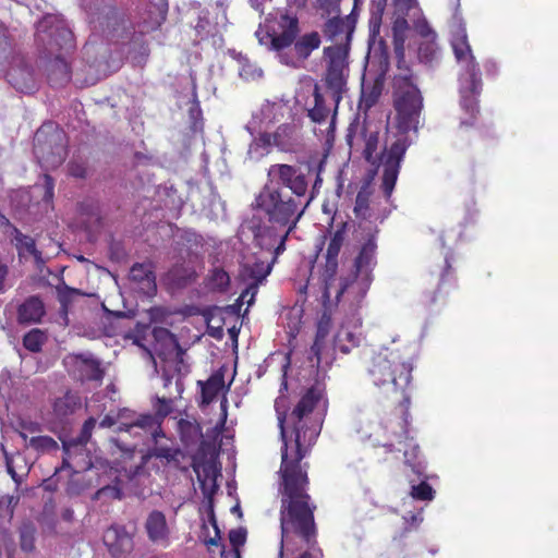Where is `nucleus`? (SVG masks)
Masks as SVG:
<instances>
[{
    "instance_id": "nucleus-1",
    "label": "nucleus",
    "mask_w": 558,
    "mask_h": 558,
    "mask_svg": "<svg viewBox=\"0 0 558 558\" xmlns=\"http://www.w3.org/2000/svg\"><path fill=\"white\" fill-rule=\"evenodd\" d=\"M324 397L318 385L310 387L302 396L289 416L293 427L295 451L293 456L283 452L279 474L278 493L280 495V548L289 546L295 539L304 545L316 542L317 527L314 512L316 505L308 494L310 478L307 470L301 465L311 447L315 444L320 426L308 425L310 415Z\"/></svg>"
},
{
    "instance_id": "nucleus-2",
    "label": "nucleus",
    "mask_w": 558,
    "mask_h": 558,
    "mask_svg": "<svg viewBox=\"0 0 558 558\" xmlns=\"http://www.w3.org/2000/svg\"><path fill=\"white\" fill-rule=\"evenodd\" d=\"M395 21L392 38L395 53L398 59V73L393 77V108L397 111L398 128L408 131L416 128L418 121V87L413 71L404 59L405 48H411L412 40L418 34V20L409 13L416 7V0H392Z\"/></svg>"
},
{
    "instance_id": "nucleus-3",
    "label": "nucleus",
    "mask_w": 558,
    "mask_h": 558,
    "mask_svg": "<svg viewBox=\"0 0 558 558\" xmlns=\"http://www.w3.org/2000/svg\"><path fill=\"white\" fill-rule=\"evenodd\" d=\"M323 165L318 166V171L311 191V194L306 201H301L295 196L289 195V193H281L269 186H263L259 193L256 195L252 206L256 209L262 210L268 219L269 223L277 225L280 228H287L280 238L278 246L275 248L274 260L277 256L286 251V242L290 233L296 228L299 221L304 215L306 208L315 197V190L318 184L322 183L319 175Z\"/></svg>"
},
{
    "instance_id": "nucleus-4",
    "label": "nucleus",
    "mask_w": 558,
    "mask_h": 558,
    "mask_svg": "<svg viewBox=\"0 0 558 558\" xmlns=\"http://www.w3.org/2000/svg\"><path fill=\"white\" fill-rule=\"evenodd\" d=\"M265 28L264 32L260 26L255 33L260 45L280 51L294 44L296 56L303 60L307 59L320 45V36L317 32L304 34L296 40L300 33L299 19L288 11L269 14L265 21Z\"/></svg>"
},
{
    "instance_id": "nucleus-5",
    "label": "nucleus",
    "mask_w": 558,
    "mask_h": 558,
    "mask_svg": "<svg viewBox=\"0 0 558 558\" xmlns=\"http://www.w3.org/2000/svg\"><path fill=\"white\" fill-rule=\"evenodd\" d=\"M418 122L416 123V125ZM396 126H398V122L396 121ZM399 136L398 138L390 145L389 148H385V150L380 154L379 157L376 156V150L378 148L379 143V134L378 132L366 133V129L363 128L362 135L364 137L365 147L363 149L364 159L371 163L372 166L378 167L379 163L384 167L383 173V191L386 196H390L397 178L399 173L400 162L410 146L411 142L408 138V133L412 130L401 131L399 128ZM417 126L415 128V131Z\"/></svg>"
},
{
    "instance_id": "nucleus-6",
    "label": "nucleus",
    "mask_w": 558,
    "mask_h": 558,
    "mask_svg": "<svg viewBox=\"0 0 558 558\" xmlns=\"http://www.w3.org/2000/svg\"><path fill=\"white\" fill-rule=\"evenodd\" d=\"M35 43L48 57L63 56L74 48V36L64 20L52 14L36 25Z\"/></svg>"
},
{
    "instance_id": "nucleus-7",
    "label": "nucleus",
    "mask_w": 558,
    "mask_h": 558,
    "mask_svg": "<svg viewBox=\"0 0 558 558\" xmlns=\"http://www.w3.org/2000/svg\"><path fill=\"white\" fill-rule=\"evenodd\" d=\"M324 56L327 60L326 72L323 82L331 94L333 101V117L336 118L339 104L343 95L348 92L349 69V48L347 46H329L324 49Z\"/></svg>"
},
{
    "instance_id": "nucleus-8",
    "label": "nucleus",
    "mask_w": 558,
    "mask_h": 558,
    "mask_svg": "<svg viewBox=\"0 0 558 558\" xmlns=\"http://www.w3.org/2000/svg\"><path fill=\"white\" fill-rule=\"evenodd\" d=\"M311 169L304 172L299 166L274 163L267 170V181L264 185L306 201L311 194Z\"/></svg>"
},
{
    "instance_id": "nucleus-9",
    "label": "nucleus",
    "mask_w": 558,
    "mask_h": 558,
    "mask_svg": "<svg viewBox=\"0 0 558 558\" xmlns=\"http://www.w3.org/2000/svg\"><path fill=\"white\" fill-rule=\"evenodd\" d=\"M33 150L36 158L47 167L60 166L66 157V135L53 122L44 123L34 135Z\"/></svg>"
},
{
    "instance_id": "nucleus-10",
    "label": "nucleus",
    "mask_w": 558,
    "mask_h": 558,
    "mask_svg": "<svg viewBox=\"0 0 558 558\" xmlns=\"http://www.w3.org/2000/svg\"><path fill=\"white\" fill-rule=\"evenodd\" d=\"M376 250L377 244L374 235H371L367 241L362 245L361 251L354 259L355 274H364L366 280H371V272L373 267L376 265ZM356 276V275H354ZM354 278L341 277L339 286L336 290V302L340 301V298L349 290L354 283Z\"/></svg>"
},
{
    "instance_id": "nucleus-11",
    "label": "nucleus",
    "mask_w": 558,
    "mask_h": 558,
    "mask_svg": "<svg viewBox=\"0 0 558 558\" xmlns=\"http://www.w3.org/2000/svg\"><path fill=\"white\" fill-rule=\"evenodd\" d=\"M482 74L476 76L461 75L460 106L469 116V119L461 121V126H473L478 113L477 97L482 92Z\"/></svg>"
},
{
    "instance_id": "nucleus-12",
    "label": "nucleus",
    "mask_w": 558,
    "mask_h": 558,
    "mask_svg": "<svg viewBox=\"0 0 558 558\" xmlns=\"http://www.w3.org/2000/svg\"><path fill=\"white\" fill-rule=\"evenodd\" d=\"M151 335L154 338L153 351H146L153 360L154 354L165 362L172 359V356H177L178 364H183L184 350L181 348L175 335L163 327H155Z\"/></svg>"
},
{
    "instance_id": "nucleus-13",
    "label": "nucleus",
    "mask_w": 558,
    "mask_h": 558,
    "mask_svg": "<svg viewBox=\"0 0 558 558\" xmlns=\"http://www.w3.org/2000/svg\"><path fill=\"white\" fill-rule=\"evenodd\" d=\"M361 8L353 5L352 11L344 17L339 14H335L326 20L322 26V33L328 40H337V38L344 34V43L338 44L337 46H347L350 49V44L357 22V16Z\"/></svg>"
},
{
    "instance_id": "nucleus-14",
    "label": "nucleus",
    "mask_w": 558,
    "mask_h": 558,
    "mask_svg": "<svg viewBox=\"0 0 558 558\" xmlns=\"http://www.w3.org/2000/svg\"><path fill=\"white\" fill-rule=\"evenodd\" d=\"M451 47L457 61L462 65L463 73L461 75L476 76L482 74L480 65L472 52L465 27L460 24L452 34Z\"/></svg>"
},
{
    "instance_id": "nucleus-15",
    "label": "nucleus",
    "mask_w": 558,
    "mask_h": 558,
    "mask_svg": "<svg viewBox=\"0 0 558 558\" xmlns=\"http://www.w3.org/2000/svg\"><path fill=\"white\" fill-rule=\"evenodd\" d=\"M69 373L80 381L101 380L104 371L100 362L90 353L71 354L64 359Z\"/></svg>"
},
{
    "instance_id": "nucleus-16",
    "label": "nucleus",
    "mask_w": 558,
    "mask_h": 558,
    "mask_svg": "<svg viewBox=\"0 0 558 558\" xmlns=\"http://www.w3.org/2000/svg\"><path fill=\"white\" fill-rule=\"evenodd\" d=\"M192 468L196 473L204 496L210 498L218 490L216 481L218 471L216 470L214 460L206 459L205 456L201 457L198 452L193 457Z\"/></svg>"
},
{
    "instance_id": "nucleus-17",
    "label": "nucleus",
    "mask_w": 558,
    "mask_h": 558,
    "mask_svg": "<svg viewBox=\"0 0 558 558\" xmlns=\"http://www.w3.org/2000/svg\"><path fill=\"white\" fill-rule=\"evenodd\" d=\"M277 225H266L263 222L262 218L253 216L248 221V229L253 233L254 243L266 251H274L278 246L280 242V238L282 234L278 232Z\"/></svg>"
},
{
    "instance_id": "nucleus-18",
    "label": "nucleus",
    "mask_w": 558,
    "mask_h": 558,
    "mask_svg": "<svg viewBox=\"0 0 558 558\" xmlns=\"http://www.w3.org/2000/svg\"><path fill=\"white\" fill-rule=\"evenodd\" d=\"M47 314L46 305L40 295H29L16 307V323L31 326L43 323Z\"/></svg>"
},
{
    "instance_id": "nucleus-19",
    "label": "nucleus",
    "mask_w": 558,
    "mask_h": 558,
    "mask_svg": "<svg viewBox=\"0 0 558 558\" xmlns=\"http://www.w3.org/2000/svg\"><path fill=\"white\" fill-rule=\"evenodd\" d=\"M101 25L104 32L110 36L111 39L116 40L128 39L133 29L130 19L123 11L117 8L108 9Z\"/></svg>"
},
{
    "instance_id": "nucleus-20",
    "label": "nucleus",
    "mask_w": 558,
    "mask_h": 558,
    "mask_svg": "<svg viewBox=\"0 0 558 558\" xmlns=\"http://www.w3.org/2000/svg\"><path fill=\"white\" fill-rule=\"evenodd\" d=\"M441 57L442 51L437 43L436 32L421 17V63L434 66L440 62Z\"/></svg>"
},
{
    "instance_id": "nucleus-21",
    "label": "nucleus",
    "mask_w": 558,
    "mask_h": 558,
    "mask_svg": "<svg viewBox=\"0 0 558 558\" xmlns=\"http://www.w3.org/2000/svg\"><path fill=\"white\" fill-rule=\"evenodd\" d=\"M155 440H157V438ZM151 458L159 459L166 466L169 465L182 471L187 470L185 466H182V462L185 460L186 454L179 447H169L155 441L154 447L149 448L142 457L143 463H147Z\"/></svg>"
},
{
    "instance_id": "nucleus-22",
    "label": "nucleus",
    "mask_w": 558,
    "mask_h": 558,
    "mask_svg": "<svg viewBox=\"0 0 558 558\" xmlns=\"http://www.w3.org/2000/svg\"><path fill=\"white\" fill-rule=\"evenodd\" d=\"M104 543L114 558L125 557L133 549L132 536L123 526H110L104 534Z\"/></svg>"
},
{
    "instance_id": "nucleus-23",
    "label": "nucleus",
    "mask_w": 558,
    "mask_h": 558,
    "mask_svg": "<svg viewBox=\"0 0 558 558\" xmlns=\"http://www.w3.org/2000/svg\"><path fill=\"white\" fill-rule=\"evenodd\" d=\"M129 279L136 284L138 291L147 296L157 292L156 276L150 263H135L129 272Z\"/></svg>"
},
{
    "instance_id": "nucleus-24",
    "label": "nucleus",
    "mask_w": 558,
    "mask_h": 558,
    "mask_svg": "<svg viewBox=\"0 0 558 558\" xmlns=\"http://www.w3.org/2000/svg\"><path fill=\"white\" fill-rule=\"evenodd\" d=\"M5 77L21 93L28 94L36 88L33 69L22 60L9 68Z\"/></svg>"
},
{
    "instance_id": "nucleus-25",
    "label": "nucleus",
    "mask_w": 558,
    "mask_h": 558,
    "mask_svg": "<svg viewBox=\"0 0 558 558\" xmlns=\"http://www.w3.org/2000/svg\"><path fill=\"white\" fill-rule=\"evenodd\" d=\"M274 146L283 153H296L302 147V136L296 125L283 123L274 132Z\"/></svg>"
},
{
    "instance_id": "nucleus-26",
    "label": "nucleus",
    "mask_w": 558,
    "mask_h": 558,
    "mask_svg": "<svg viewBox=\"0 0 558 558\" xmlns=\"http://www.w3.org/2000/svg\"><path fill=\"white\" fill-rule=\"evenodd\" d=\"M201 387V401L198 405L205 408L209 405L221 390L225 388V369L219 368L214 372L207 380H198Z\"/></svg>"
},
{
    "instance_id": "nucleus-27",
    "label": "nucleus",
    "mask_w": 558,
    "mask_h": 558,
    "mask_svg": "<svg viewBox=\"0 0 558 558\" xmlns=\"http://www.w3.org/2000/svg\"><path fill=\"white\" fill-rule=\"evenodd\" d=\"M145 530L148 539L153 543L168 542L169 527L167 524L166 515L159 510H153L146 521Z\"/></svg>"
},
{
    "instance_id": "nucleus-28",
    "label": "nucleus",
    "mask_w": 558,
    "mask_h": 558,
    "mask_svg": "<svg viewBox=\"0 0 558 558\" xmlns=\"http://www.w3.org/2000/svg\"><path fill=\"white\" fill-rule=\"evenodd\" d=\"M138 421H118L119 425L117 430L132 434L134 436H142L143 433H150L154 439L157 438V429L159 428L158 418L153 414H147Z\"/></svg>"
},
{
    "instance_id": "nucleus-29",
    "label": "nucleus",
    "mask_w": 558,
    "mask_h": 558,
    "mask_svg": "<svg viewBox=\"0 0 558 558\" xmlns=\"http://www.w3.org/2000/svg\"><path fill=\"white\" fill-rule=\"evenodd\" d=\"M47 78L52 87L59 88L71 80V71L63 56L51 59L47 65Z\"/></svg>"
},
{
    "instance_id": "nucleus-30",
    "label": "nucleus",
    "mask_w": 558,
    "mask_h": 558,
    "mask_svg": "<svg viewBox=\"0 0 558 558\" xmlns=\"http://www.w3.org/2000/svg\"><path fill=\"white\" fill-rule=\"evenodd\" d=\"M10 241L15 246L20 258L33 256L37 264L44 262L41 252L37 250L34 238L22 233L21 230H13V235L10 238Z\"/></svg>"
},
{
    "instance_id": "nucleus-31",
    "label": "nucleus",
    "mask_w": 558,
    "mask_h": 558,
    "mask_svg": "<svg viewBox=\"0 0 558 558\" xmlns=\"http://www.w3.org/2000/svg\"><path fill=\"white\" fill-rule=\"evenodd\" d=\"M275 410L277 413L278 426L280 429V438L282 440V448H281V459H282L284 450H286V453H288L290 457L293 456L294 451H295V442L293 441V445H289V441L287 438L286 422H287V413H288V397L286 395H279L276 398Z\"/></svg>"
},
{
    "instance_id": "nucleus-32",
    "label": "nucleus",
    "mask_w": 558,
    "mask_h": 558,
    "mask_svg": "<svg viewBox=\"0 0 558 558\" xmlns=\"http://www.w3.org/2000/svg\"><path fill=\"white\" fill-rule=\"evenodd\" d=\"M82 405L81 397L77 392L68 390L62 397L56 398L52 409L53 414L63 420L74 414Z\"/></svg>"
},
{
    "instance_id": "nucleus-33",
    "label": "nucleus",
    "mask_w": 558,
    "mask_h": 558,
    "mask_svg": "<svg viewBox=\"0 0 558 558\" xmlns=\"http://www.w3.org/2000/svg\"><path fill=\"white\" fill-rule=\"evenodd\" d=\"M369 375L376 386L385 385L390 380H396L395 371L391 362L387 357L378 356L374 359Z\"/></svg>"
},
{
    "instance_id": "nucleus-34",
    "label": "nucleus",
    "mask_w": 558,
    "mask_h": 558,
    "mask_svg": "<svg viewBox=\"0 0 558 558\" xmlns=\"http://www.w3.org/2000/svg\"><path fill=\"white\" fill-rule=\"evenodd\" d=\"M313 97L314 106L307 109V117L312 122L320 124L327 120L330 109L326 106V99L318 84L314 85Z\"/></svg>"
},
{
    "instance_id": "nucleus-35",
    "label": "nucleus",
    "mask_w": 558,
    "mask_h": 558,
    "mask_svg": "<svg viewBox=\"0 0 558 558\" xmlns=\"http://www.w3.org/2000/svg\"><path fill=\"white\" fill-rule=\"evenodd\" d=\"M338 272V257L327 256L326 263L322 272V279L324 282L323 299L324 302L329 301L331 296V289L336 281Z\"/></svg>"
},
{
    "instance_id": "nucleus-36",
    "label": "nucleus",
    "mask_w": 558,
    "mask_h": 558,
    "mask_svg": "<svg viewBox=\"0 0 558 558\" xmlns=\"http://www.w3.org/2000/svg\"><path fill=\"white\" fill-rule=\"evenodd\" d=\"M178 426L181 440L185 445H193L203 438L202 427L196 421L181 418Z\"/></svg>"
},
{
    "instance_id": "nucleus-37",
    "label": "nucleus",
    "mask_w": 558,
    "mask_h": 558,
    "mask_svg": "<svg viewBox=\"0 0 558 558\" xmlns=\"http://www.w3.org/2000/svg\"><path fill=\"white\" fill-rule=\"evenodd\" d=\"M175 242L187 253H192L204 245V238L193 230H179L175 234Z\"/></svg>"
},
{
    "instance_id": "nucleus-38",
    "label": "nucleus",
    "mask_w": 558,
    "mask_h": 558,
    "mask_svg": "<svg viewBox=\"0 0 558 558\" xmlns=\"http://www.w3.org/2000/svg\"><path fill=\"white\" fill-rule=\"evenodd\" d=\"M387 1L388 0H371L368 28L373 36L379 34Z\"/></svg>"
},
{
    "instance_id": "nucleus-39",
    "label": "nucleus",
    "mask_w": 558,
    "mask_h": 558,
    "mask_svg": "<svg viewBox=\"0 0 558 558\" xmlns=\"http://www.w3.org/2000/svg\"><path fill=\"white\" fill-rule=\"evenodd\" d=\"M171 280L180 288L186 287L197 279V272L193 267L186 265H175L170 271Z\"/></svg>"
},
{
    "instance_id": "nucleus-40",
    "label": "nucleus",
    "mask_w": 558,
    "mask_h": 558,
    "mask_svg": "<svg viewBox=\"0 0 558 558\" xmlns=\"http://www.w3.org/2000/svg\"><path fill=\"white\" fill-rule=\"evenodd\" d=\"M48 335L39 328H33L23 337V345L26 350L33 353L41 351L43 345L47 342Z\"/></svg>"
},
{
    "instance_id": "nucleus-41",
    "label": "nucleus",
    "mask_w": 558,
    "mask_h": 558,
    "mask_svg": "<svg viewBox=\"0 0 558 558\" xmlns=\"http://www.w3.org/2000/svg\"><path fill=\"white\" fill-rule=\"evenodd\" d=\"M36 527L33 522L26 521L19 527L20 547L25 553H32L35 549Z\"/></svg>"
},
{
    "instance_id": "nucleus-42",
    "label": "nucleus",
    "mask_w": 558,
    "mask_h": 558,
    "mask_svg": "<svg viewBox=\"0 0 558 558\" xmlns=\"http://www.w3.org/2000/svg\"><path fill=\"white\" fill-rule=\"evenodd\" d=\"M360 343L361 338L350 330H341L335 337V347L343 354L350 353Z\"/></svg>"
},
{
    "instance_id": "nucleus-43",
    "label": "nucleus",
    "mask_w": 558,
    "mask_h": 558,
    "mask_svg": "<svg viewBox=\"0 0 558 558\" xmlns=\"http://www.w3.org/2000/svg\"><path fill=\"white\" fill-rule=\"evenodd\" d=\"M271 270V265H265L264 262H255L253 265L243 266V276L254 280L253 283H260Z\"/></svg>"
},
{
    "instance_id": "nucleus-44",
    "label": "nucleus",
    "mask_w": 558,
    "mask_h": 558,
    "mask_svg": "<svg viewBox=\"0 0 558 558\" xmlns=\"http://www.w3.org/2000/svg\"><path fill=\"white\" fill-rule=\"evenodd\" d=\"M347 222H341V225L338 227V229L333 232V234L330 238L326 255L327 256H333L338 257L339 253L341 251V247L345 240V233H347Z\"/></svg>"
},
{
    "instance_id": "nucleus-45",
    "label": "nucleus",
    "mask_w": 558,
    "mask_h": 558,
    "mask_svg": "<svg viewBox=\"0 0 558 558\" xmlns=\"http://www.w3.org/2000/svg\"><path fill=\"white\" fill-rule=\"evenodd\" d=\"M80 213L84 216H87L90 221H95L97 227L102 226L101 209L98 202L94 199H85L81 202Z\"/></svg>"
},
{
    "instance_id": "nucleus-46",
    "label": "nucleus",
    "mask_w": 558,
    "mask_h": 558,
    "mask_svg": "<svg viewBox=\"0 0 558 558\" xmlns=\"http://www.w3.org/2000/svg\"><path fill=\"white\" fill-rule=\"evenodd\" d=\"M57 294L58 301L60 302L61 308L63 311L68 310V307L75 300V298L85 295V293H83L81 290L71 288L66 284L58 286Z\"/></svg>"
},
{
    "instance_id": "nucleus-47",
    "label": "nucleus",
    "mask_w": 558,
    "mask_h": 558,
    "mask_svg": "<svg viewBox=\"0 0 558 558\" xmlns=\"http://www.w3.org/2000/svg\"><path fill=\"white\" fill-rule=\"evenodd\" d=\"M209 283L214 290L225 292L230 284V277L222 268H214L209 275Z\"/></svg>"
},
{
    "instance_id": "nucleus-48",
    "label": "nucleus",
    "mask_w": 558,
    "mask_h": 558,
    "mask_svg": "<svg viewBox=\"0 0 558 558\" xmlns=\"http://www.w3.org/2000/svg\"><path fill=\"white\" fill-rule=\"evenodd\" d=\"M29 447L36 451L50 452L59 449L58 442L50 436H35L29 439Z\"/></svg>"
},
{
    "instance_id": "nucleus-49",
    "label": "nucleus",
    "mask_w": 558,
    "mask_h": 558,
    "mask_svg": "<svg viewBox=\"0 0 558 558\" xmlns=\"http://www.w3.org/2000/svg\"><path fill=\"white\" fill-rule=\"evenodd\" d=\"M353 210L356 218L366 219L369 217V193L365 189L357 192Z\"/></svg>"
},
{
    "instance_id": "nucleus-50",
    "label": "nucleus",
    "mask_w": 558,
    "mask_h": 558,
    "mask_svg": "<svg viewBox=\"0 0 558 558\" xmlns=\"http://www.w3.org/2000/svg\"><path fill=\"white\" fill-rule=\"evenodd\" d=\"M238 59L241 63L239 74L242 78L248 81L262 77L263 71L260 69H257L254 64H252L247 58L239 53Z\"/></svg>"
},
{
    "instance_id": "nucleus-51",
    "label": "nucleus",
    "mask_w": 558,
    "mask_h": 558,
    "mask_svg": "<svg viewBox=\"0 0 558 558\" xmlns=\"http://www.w3.org/2000/svg\"><path fill=\"white\" fill-rule=\"evenodd\" d=\"M156 414H153L156 418H158L159 425H161V421L171 412V400L166 398H156V403L154 404ZM165 436L161 426L157 429V437Z\"/></svg>"
},
{
    "instance_id": "nucleus-52",
    "label": "nucleus",
    "mask_w": 558,
    "mask_h": 558,
    "mask_svg": "<svg viewBox=\"0 0 558 558\" xmlns=\"http://www.w3.org/2000/svg\"><path fill=\"white\" fill-rule=\"evenodd\" d=\"M413 365L410 363H401L398 368V375L395 374L396 380H390L396 387L407 388L412 380Z\"/></svg>"
},
{
    "instance_id": "nucleus-53",
    "label": "nucleus",
    "mask_w": 558,
    "mask_h": 558,
    "mask_svg": "<svg viewBox=\"0 0 558 558\" xmlns=\"http://www.w3.org/2000/svg\"><path fill=\"white\" fill-rule=\"evenodd\" d=\"M189 118L191 121V129L196 132L203 128V113L199 101L194 98L189 108Z\"/></svg>"
},
{
    "instance_id": "nucleus-54",
    "label": "nucleus",
    "mask_w": 558,
    "mask_h": 558,
    "mask_svg": "<svg viewBox=\"0 0 558 558\" xmlns=\"http://www.w3.org/2000/svg\"><path fill=\"white\" fill-rule=\"evenodd\" d=\"M342 0H315V9L322 12V16L340 14V4Z\"/></svg>"
},
{
    "instance_id": "nucleus-55",
    "label": "nucleus",
    "mask_w": 558,
    "mask_h": 558,
    "mask_svg": "<svg viewBox=\"0 0 558 558\" xmlns=\"http://www.w3.org/2000/svg\"><path fill=\"white\" fill-rule=\"evenodd\" d=\"M36 191L41 193V199L45 203H50L53 198L54 180L49 174H44L43 183L35 186Z\"/></svg>"
},
{
    "instance_id": "nucleus-56",
    "label": "nucleus",
    "mask_w": 558,
    "mask_h": 558,
    "mask_svg": "<svg viewBox=\"0 0 558 558\" xmlns=\"http://www.w3.org/2000/svg\"><path fill=\"white\" fill-rule=\"evenodd\" d=\"M19 498L11 495L0 496V517L12 518Z\"/></svg>"
},
{
    "instance_id": "nucleus-57",
    "label": "nucleus",
    "mask_w": 558,
    "mask_h": 558,
    "mask_svg": "<svg viewBox=\"0 0 558 558\" xmlns=\"http://www.w3.org/2000/svg\"><path fill=\"white\" fill-rule=\"evenodd\" d=\"M246 535H247V531L245 527L233 529L229 532L230 544L238 557L240 555L239 547L243 546L245 544Z\"/></svg>"
},
{
    "instance_id": "nucleus-58",
    "label": "nucleus",
    "mask_w": 558,
    "mask_h": 558,
    "mask_svg": "<svg viewBox=\"0 0 558 558\" xmlns=\"http://www.w3.org/2000/svg\"><path fill=\"white\" fill-rule=\"evenodd\" d=\"M196 36L201 39H207L211 34V24L206 15H199L197 23L194 26Z\"/></svg>"
},
{
    "instance_id": "nucleus-59",
    "label": "nucleus",
    "mask_w": 558,
    "mask_h": 558,
    "mask_svg": "<svg viewBox=\"0 0 558 558\" xmlns=\"http://www.w3.org/2000/svg\"><path fill=\"white\" fill-rule=\"evenodd\" d=\"M104 497H110L112 499H121L122 493L119 487L107 485V486H104V487L99 488L98 490H96L93 496V499L100 500Z\"/></svg>"
},
{
    "instance_id": "nucleus-60",
    "label": "nucleus",
    "mask_w": 558,
    "mask_h": 558,
    "mask_svg": "<svg viewBox=\"0 0 558 558\" xmlns=\"http://www.w3.org/2000/svg\"><path fill=\"white\" fill-rule=\"evenodd\" d=\"M68 172L73 178L85 179L87 175V167L84 162L73 160L68 165Z\"/></svg>"
},
{
    "instance_id": "nucleus-61",
    "label": "nucleus",
    "mask_w": 558,
    "mask_h": 558,
    "mask_svg": "<svg viewBox=\"0 0 558 558\" xmlns=\"http://www.w3.org/2000/svg\"><path fill=\"white\" fill-rule=\"evenodd\" d=\"M10 48L11 44L9 31L3 24H0V60L5 58L7 53L10 51Z\"/></svg>"
},
{
    "instance_id": "nucleus-62",
    "label": "nucleus",
    "mask_w": 558,
    "mask_h": 558,
    "mask_svg": "<svg viewBox=\"0 0 558 558\" xmlns=\"http://www.w3.org/2000/svg\"><path fill=\"white\" fill-rule=\"evenodd\" d=\"M62 444V450L65 454H71V450L77 447H84L87 442H81V436L77 435L76 437L72 438H65V437H59Z\"/></svg>"
},
{
    "instance_id": "nucleus-63",
    "label": "nucleus",
    "mask_w": 558,
    "mask_h": 558,
    "mask_svg": "<svg viewBox=\"0 0 558 558\" xmlns=\"http://www.w3.org/2000/svg\"><path fill=\"white\" fill-rule=\"evenodd\" d=\"M330 326H331L330 317L326 314H323V316L320 317V319L317 324V330H316L315 336H317V338H319V339L326 340V338L330 331Z\"/></svg>"
},
{
    "instance_id": "nucleus-64",
    "label": "nucleus",
    "mask_w": 558,
    "mask_h": 558,
    "mask_svg": "<svg viewBox=\"0 0 558 558\" xmlns=\"http://www.w3.org/2000/svg\"><path fill=\"white\" fill-rule=\"evenodd\" d=\"M95 426H96V420L94 417H89L84 422L82 429L78 434L81 436V440H80L81 442L89 441Z\"/></svg>"
}]
</instances>
